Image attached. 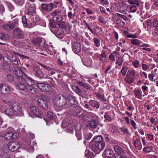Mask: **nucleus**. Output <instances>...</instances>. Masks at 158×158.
I'll return each mask as SVG.
<instances>
[{"label": "nucleus", "mask_w": 158, "mask_h": 158, "mask_svg": "<svg viewBox=\"0 0 158 158\" xmlns=\"http://www.w3.org/2000/svg\"><path fill=\"white\" fill-rule=\"evenodd\" d=\"M89 105L93 107L96 108L98 109L99 107V104H98V102L93 100H91L89 103Z\"/></svg>", "instance_id": "36"}, {"label": "nucleus", "mask_w": 158, "mask_h": 158, "mask_svg": "<svg viewBox=\"0 0 158 158\" xmlns=\"http://www.w3.org/2000/svg\"><path fill=\"white\" fill-rule=\"evenodd\" d=\"M93 135L92 133H88L85 135V139L87 140H89L92 137Z\"/></svg>", "instance_id": "59"}, {"label": "nucleus", "mask_w": 158, "mask_h": 158, "mask_svg": "<svg viewBox=\"0 0 158 158\" xmlns=\"http://www.w3.org/2000/svg\"><path fill=\"white\" fill-rule=\"evenodd\" d=\"M81 129V127H79V129H78L76 127L75 128L76 130V135L78 140H80L82 138L81 131H80Z\"/></svg>", "instance_id": "24"}, {"label": "nucleus", "mask_w": 158, "mask_h": 158, "mask_svg": "<svg viewBox=\"0 0 158 158\" xmlns=\"http://www.w3.org/2000/svg\"><path fill=\"white\" fill-rule=\"evenodd\" d=\"M131 44L135 45H139L140 47H148V45L147 44H144L142 45H139L140 44V41L137 39H134L131 40Z\"/></svg>", "instance_id": "19"}, {"label": "nucleus", "mask_w": 158, "mask_h": 158, "mask_svg": "<svg viewBox=\"0 0 158 158\" xmlns=\"http://www.w3.org/2000/svg\"><path fill=\"white\" fill-rule=\"evenodd\" d=\"M18 134L12 132H7L4 135V138L5 139L9 140L11 139H15L18 137Z\"/></svg>", "instance_id": "13"}, {"label": "nucleus", "mask_w": 158, "mask_h": 158, "mask_svg": "<svg viewBox=\"0 0 158 158\" xmlns=\"http://www.w3.org/2000/svg\"><path fill=\"white\" fill-rule=\"evenodd\" d=\"M97 143H94L91 145V149L93 152L97 154H99L101 152L98 147Z\"/></svg>", "instance_id": "21"}, {"label": "nucleus", "mask_w": 158, "mask_h": 158, "mask_svg": "<svg viewBox=\"0 0 158 158\" xmlns=\"http://www.w3.org/2000/svg\"><path fill=\"white\" fill-rule=\"evenodd\" d=\"M86 156L88 158H91L93 156V153L89 150H86L85 152Z\"/></svg>", "instance_id": "53"}, {"label": "nucleus", "mask_w": 158, "mask_h": 158, "mask_svg": "<svg viewBox=\"0 0 158 158\" xmlns=\"http://www.w3.org/2000/svg\"><path fill=\"white\" fill-rule=\"evenodd\" d=\"M22 23L23 24H24V26L27 23V21H28V20L26 18V16H23L22 17Z\"/></svg>", "instance_id": "64"}, {"label": "nucleus", "mask_w": 158, "mask_h": 158, "mask_svg": "<svg viewBox=\"0 0 158 158\" xmlns=\"http://www.w3.org/2000/svg\"><path fill=\"white\" fill-rule=\"evenodd\" d=\"M134 94L137 98L140 99H142L141 91L139 89H135L134 90Z\"/></svg>", "instance_id": "31"}, {"label": "nucleus", "mask_w": 158, "mask_h": 158, "mask_svg": "<svg viewBox=\"0 0 158 158\" xmlns=\"http://www.w3.org/2000/svg\"><path fill=\"white\" fill-rule=\"evenodd\" d=\"M2 28L7 31H11L14 27L15 26L11 22H9L3 24L2 26Z\"/></svg>", "instance_id": "16"}, {"label": "nucleus", "mask_w": 158, "mask_h": 158, "mask_svg": "<svg viewBox=\"0 0 158 158\" xmlns=\"http://www.w3.org/2000/svg\"><path fill=\"white\" fill-rule=\"evenodd\" d=\"M137 6L135 5H130L127 8V10L130 12L134 13L137 9Z\"/></svg>", "instance_id": "35"}, {"label": "nucleus", "mask_w": 158, "mask_h": 158, "mask_svg": "<svg viewBox=\"0 0 158 158\" xmlns=\"http://www.w3.org/2000/svg\"><path fill=\"white\" fill-rule=\"evenodd\" d=\"M14 72L16 76L19 80L21 79L22 81L24 78V73L20 69L17 68H14Z\"/></svg>", "instance_id": "10"}, {"label": "nucleus", "mask_w": 158, "mask_h": 158, "mask_svg": "<svg viewBox=\"0 0 158 158\" xmlns=\"http://www.w3.org/2000/svg\"><path fill=\"white\" fill-rule=\"evenodd\" d=\"M132 64L135 68H137L139 65V61L138 60H136L132 63Z\"/></svg>", "instance_id": "63"}, {"label": "nucleus", "mask_w": 158, "mask_h": 158, "mask_svg": "<svg viewBox=\"0 0 158 158\" xmlns=\"http://www.w3.org/2000/svg\"><path fill=\"white\" fill-rule=\"evenodd\" d=\"M35 4L34 3L31 4L29 2H27L26 6L27 8V15L32 16L35 14Z\"/></svg>", "instance_id": "3"}, {"label": "nucleus", "mask_w": 158, "mask_h": 158, "mask_svg": "<svg viewBox=\"0 0 158 158\" xmlns=\"http://www.w3.org/2000/svg\"><path fill=\"white\" fill-rule=\"evenodd\" d=\"M83 22L85 23V25L87 26L88 29L93 34H96V33L93 31L92 29L90 28L89 24L86 22L85 20L83 21Z\"/></svg>", "instance_id": "50"}, {"label": "nucleus", "mask_w": 158, "mask_h": 158, "mask_svg": "<svg viewBox=\"0 0 158 158\" xmlns=\"http://www.w3.org/2000/svg\"><path fill=\"white\" fill-rule=\"evenodd\" d=\"M61 13V10H55L52 13H50L51 15L52 16H55L57 17L58 15H59V14Z\"/></svg>", "instance_id": "54"}, {"label": "nucleus", "mask_w": 158, "mask_h": 158, "mask_svg": "<svg viewBox=\"0 0 158 158\" xmlns=\"http://www.w3.org/2000/svg\"><path fill=\"white\" fill-rule=\"evenodd\" d=\"M54 104L57 106L67 108H70L67 103L66 97L62 94H59L57 96L54 101Z\"/></svg>", "instance_id": "1"}, {"label": "nucleus", "mask_w": 158, "mask_h": 158, "mask_svg": "<svg viewBox=\"0 0 158 158\" xmlns=\"http://www.w3.org/2000/svg\"><path fill=\"white\" fill-rule=\"evenodd\" d=\"M47 116L48 118L51 120H53L55 118L54 114L50 111H48L47 112Z\"/></svg>", "instance_id": "49"}, {"label": "nucleus", "mask_w": 158, "mask_h": 158, "mask_svg": "<svg viewBox=\"0 0 158 158\" xmlns=\"http://www.w3.org/2000/svg\"><path fill=\"white\" fill-rule=\"evenodd\" d=\"M66 98L68 102L71 105H74L77 103L74 97L73 96L68 95L66 97Z\"/></svg>", "instance_id": "20"}, {"label": "nucleus", "mask_w": 158, "mask_h": 158, "mask_svg": "<svg viewBox=\"0 0 158 158\" xmlns=\"http://www.w3.org/2000/svg\"><path fill=\"white\" fill-rule=\"evenodd\" d=\"M37 84L38 87L43 92H47L49 91L51 89V87L48 84L43 83H37Z\"/></svg>", "instance_id": "7"}, {"label": "nucleus", "mask_w": 158, "mask_h": 158, "mask_svg": "<svg viewBox=\"0 0 158 158\" xmlns=\"http://www.w3.org/2000/svg\"><path fill=\"white\" fill-rule=\"evenodd\" d=\"M33 85L27 86V90L31 94H34L36 91V89L33 87Z\"/></svg>", "instance_id": "37"}, {"label": "nucleus", "mask_w": 158, "mask_h": 158, "mask_svg": "<svg viewBox=\"0 0 158 158\" xmlns=\"http://www.w3.org/2000/svg\"><path fill=\"white\" fill-rule=\"evenodd\" d=\"M81 45L79 43L73 42L72 44L73 50L76 54L79 53L81 52Z\"/></svg>", "instance_id": "12"}, {"label": "nucleus", "mask_w": 158, "mask_h": 158, "mask_svg": "<svg viewBox=\"0 0 158 158\" xmlns=\"http://www.w3.org/2000/svg\"><path fill=\"white\" fill-rule=\"evenodd\" d=\"M33 69L35 74L37 77L40 78L45 77L44 75L42 73L39 65H35L34 66Z\"/></svg>", "instance_id": "8"}, {"label": "nucleus", "mask_w": 158, "mask_h": 158, "mask_svg": "<svg viewBox=\"0 0 158 158\" xmlns=\"http://www.w3.org/2000/svg\"><path fill=\"white\" fill-rule=\"evenodd\" d=\"M11 108H12L16 113V112L19 109V106L17 103H13L11 105Z\"/></svg>", "instance_id": "40"}, {"label": "nucleus", "mask_w": 158, "mask_h": 158, "mask_svg": "<svg viewBox=\"0 0 158 158\" xmlns=\"http://www.w3.org/2000/svg\"><path fill=\"white\" fill-rule=\"evenodd\" d=\"M72 88L74 92L78 94L79 96H81L82 94V90L80 89L79 87L77 85H73L72 86Z\"/></svg>", "instance_id": "29"}, {"label": "nucleus", "mask_w": 158, "mask_h": 158, "mask_svg": "<svg viewBox=\"0 0 158 158\" xmlns=\"http://www.w3.org/2000/svg\"><path fill=\"white\" fill-rule=\"evenodd\" d=\"M58 17H57L56 16H53L52 18V19H49V24L51 27L55 28L56 27V26L55 25V23L54 21L58 20L59 18L61 17V15H58Z\"/></svg>", "instance_id": "17"}, {"label": "nucleus", "mask_w": 158, "mask_h": 158, "mask_svg": "<svg viewBox=\"0 0 158 158\" xmlns=\"http://www.w3.org/2000/svg\"><path fill=\"white\" fill-rule=\"evenodd\" d=\"M10 39V36L7 34L4 33H0V39L3 40H6Z\"/></svg>", "instance_id": "34"}, {"label": "nucleus", "mask_w": 158, "mask_h": 158, "mask_svg": "<svg viewBox=\"0 0 158 158\" xmlns=\"http://www.w3.org/2000/svg\"><path fill=\"white\" fill-rule=\"evenodd\" d=\"M64 33V31L63 30V29L59 28L58 29H57L56 31V35H63V34Z\"/></svg>", "instance_id": "56"}, {"label": "nucleus", "mask_w": 158, "mask_h": 158, "mask_svg": "<svg viewBox=\"0 0 158 158\" xmlns=\"http://www.w3.org/2000/svg\"><path fill=\"white\" fill-rule=\"evenodd\" d=\"M40 20L39 17L37 15H34L32 19H31V21L34 22L36 24V23L39 22Z\"/></svg>", "instance_id": "52"}, {"label": "nucleus", "mask_w": 158, "mask_h": 158, "mask_svg": "<svg viewBox=\"0 0 158 158\" xmlns=\"http://www.w3.org/2000/svg\"><path fill=\"white\" fill-rule=\"evenodd\" d=\"M9 60L10 61V64H12L11 63H12L13 65H18L19 62H20L19 61H18L17 58L15 56H12Z\"/></svg>", "instance_id": "23"}, {"label": "nucleus", "mask_w": 158, "mask_h": 158, "mask_svg": "<svg viewBox=\"0 0 158 158\" xmlns=\"http://www.w3.org/2000/svg\"><path fill=\"white\" fill-rule=\"evenodd\" d=\"M153 26L156 27V33L158 34V20L157 19H155L153 23Z\"/></svg>", "instance_id": "39"}, {"label": "nucleus", "mask_w": 158, "mask_h": 158, "mask_svg": "<svg viewBox=\"0 0 158 158\" xmlns=\"http://www.w3.org/2000/svg\"><path fill=\"white\" fill-rule=\"evenodd\" d=\"M6 79L8 82L11 83L13 81L14 77L10 74H8L7 75Z\"/></svg>", "instance_id": "47"}, {"label": "nucleus", "mask_w": 158, "mask_h": 158, "mask_svg": "<svg viewBox=\"0 0 158 158\" xmlns=\"http://www.w3.org/2000/svg\"><path fill=\"white\" fill-rule=\"evenodd\" d=\"M121 19H123L124 21H127V19L124 15L119 14V26L122 27L124 26V23L123 21H122Z\"/></svg>", "instance_id": "22"}, {"label": "nucleus", "mask_w": 158, "mask_h": 158, "mask_svg": "<svg viewBox=\"0 0 158 158\" xmlns=\"http://www.w3.org/2000/svg\"><path fill=\"white\" fill-rule=\"evenodd\" d=\"M128 2L131 4H133L134 5L137 6H139V0H128Z\"/></svg>", "instance_id": "41"}, {"label": "nucleus", "mask_w": 158, "mask_h": 158, "mask_svg": "<svg viewBox=\"0 0 158 158\" xmlns=\"http://www.w3.org/2000/svg\"><path fill=\"white\" fill-rule=\"evenodd\" d=\"M118 50L114 51L109 56L110 58L112 60H114L115 58L117 60L116 61V63L118 64Z\"/></svg>", "instance_id": "15"}, {"label": "nucleus", "mask_w": 158, "mask_h": 158, "mask_svg": "<svg viewBox=\"0 0 158 158\" xmlns=\"http://www.w3.org/2000/svg\"><path fill=\"white\" fill-rule=\"evenodd\" d=\"M127 5L125 2L119 0V12L125 14L126 12Z\"/></svg>", "instance_id": "11"}, {"label": "nucleus", "mask_w": 158, "mask_h": 158, "mask_svg": "<svg viewBox=\"0 0 158 158\" xmlns=\"http://www.w3.org/2000/svg\"><path fill=\"white\" fill-rule=\"evenodd\" d=\"M43 49H44L46 52L48 54H51L52 52V51L53 50L52 46V45H46L45 47L43 48Z\"/></svg>", "instance_id": "27"}, {"label": "nucleus", "mask_w": 158, "mask_h": 158, "mask_svg": "<svg viewBox=\"0 0 158 158\" xmlns=\"http://www.w3.org/2000/svg\"><path fill=\"white\" fill-rule=\"evenodd\" d=\"M42 41L41 39L40 38H34L32 41L33 44L36 46H39Z\"/></svg>", "instance_id": "25"}, {"label": "nucleus", "mask_w": 158, "mask_h": 158, "mask_svg": "<svg viewBox=\"0 0 158 158\" xmlns=\"http://www.w3.org/2000/svg\"><path fill=\"white\" fill-rule=\"evenodd\" d=\"M17 88H19L21 90H27V87L23 84L21 82L17 83L16 84Z\"/></svg>", "instance_id": "28"}, {"label": "nucleus", "mask_w": 158, "mask_h": 158, "mask_svg": "<svg viewBox=\"0 0 158 158\" xmlns=\"http://www.w3.org/2000/svg\"><path fill=\"white\" fill-rule=\"evenodd\" d=\"M13 54L15 55H17L19 56H20V58H22L23 59H24L26 58L27 59H29L30 57H28L27 56L20 54L19 53H17V52H13Z\"/></svg>", "instance_id": "55"}, {"label": "nucleus", "mask_w": 158, "mask_h": 158, "mask_svg": "<svg viewBox=\"0 0 158 158\" xmlns=\"http://www.w3.org/2000/svg\"><path fill=\"white\" fill-rule=\"evenodd\" d=\"M13 35L14 38L23 39L24 38V35L22 31L18 28H15L13 31Z\"/></svg>", "instance_id": "5"}, {"label": "nucleus", "mask_w": 158, "mask_h": 158, "mask_svg": "<svg viewBox=\"0 0 158 158\" xmlns=\"http://www.w3.org/2000/svg\"><path fill=\"white\" fill-rule=\"evenodd\" d=\"M97 56L100 60L103 61L106 57L105 53V52L102 53L101 54L98 55Z\"/></svg>", "instance_id": "43"}, {"label": "nucleus", "mask_w": 158, "mask_h": 158, "mask_svg": "<svg viewBox=\"0 0 158 158\" xmlns=\"http://www.w3.org/2000/svg\"><path fill=\"white\" fill-rule=\"evenodd\" d=\"M135 74V71L133 70H129L127 72V75L130 77H134Z\"/></svg>", "instance_id": "44"}, {"label": "nucleus", "mask_w": 158, "mask_h": 158, "mask_svg": "<svg viewBox=\"0 0 158 158\" xmlns=\"http://www.w3.org/2000/svg\"><path fill=\"white\" fill-rule=\"evenodd\" d=\"M7 5L9 10L10 11H13L14 9V6L13 5L10 3L8 2L7 3Z\"/></svg>", "instance_id": "62"}, {"label": "nucleus", "mask_w": 158, "mask_h": 158, "mask_svg": "<svg viewBox=\"0 0 158 158\" xmlns=\"http://www.w3.org/2000/svg\"><path fill=\"white\" fill-rule=\"evenodd\" d=\"M49 97L46 95H42L41 98L37 100V103L38 105L42 107L45 110L48 108V102L49 101Z\"/></svg>", "instance_id": "2"}, {"label": "nucleus", "mask_w": 158, "mask_h": 158, "mask_svg": "<svg viewBox=\"0 0 158 158\" xmlns=\"http://www.w3.org/2000/svg\"><path fill=\"white\" fill-rule=\"evenodd\" d=\"M134 145L135 148L139 147L140 148H139V149L140 150L142 149L141 143L139 139L134 142Z\"/></svg>", "instance_id": "38"}, {"label": "nucleus", "mask_w": 158, "mask_h": 158, "mask_svg": "<svg viewBox=\"0 0 158 158\" xmlns=\"http://www.w3.org/2000/svg\"><path fill=\"white\" fill-rule=\"evenodd\" d=\"M152 149V147L149 146H146L143 149V151L146 152H149L151 151Z\"/></svg>", "instance_id": "51"}, {"label": "nucleus", "mask_w": 158, "mask_h": 158, "mask_svg": "<svg viewBox=\"0 0 158 158\" xmlns=\"http://www.w3.org/2000/svg\"><path fill=\"white\" fill-rule=\"evenodd\" d=\"M113 151L109 148H106L105 150L103 155L106 157L111 158L113 157Z\"/></svg>", "instance_id": "18"}, {"label": "nucleus", "mask_w": 158, "mask_h": 158, "mask_svg": "<svg viewBox=\"0 0 158 158\" xmlns=\"http://www.w3.org/2000/svg\"><path fill=\"white\" fill-rule=\"evenodd\" d=\"M5 113L6 115L9 116H14L16 113L11 108L7 109L5 111Z\"/></svg>", "instance_id": "26"}, {"label": "nucleus", "mask_w": 158, "mask_h": 158, "mask_svg": "<svg viewBox=\"0 0 158 158\" xmlns=\"http://www.w3.org/2000/svg\"><path fill=\"white\" fill-rule=\"evenodd\" d=\"M97 144L101 151L103 149L105 146V143L104 141L97 143Z\"/></svg>", "instance_id": "45"}, {"label": "nucleus", "mask_w": 158, "mask_h": 158, "mask_svg": "<svg viewBox=\"0 0 158 158\" xmlns=\"http://www.w3.org/2000/svg\"><path fill=\"white\" fill-rule=\"evenodd\" d=\"M35 25V23L32 21H31V22L30 23H28V21H27V23L25 25H24V27H28L29 28H31L33 27Z\"/></svg>", "instance_id": "46"}, {"label": "nucleus", "mask_w": 158, "mask_h": 158, "mask_svg": "<svg viewBox=\"0 0 158 158\" xmlns=\"http://www.w3.org/2000/svg\"><path fill=\"white\" fill-rule=\"evenodd\" d=\"M42 9L47 12H50L54 8L57 7V6L52 3L49 4L42 3L41 5Z\"/></svg>", "instance_id": "4"}, {"label": "nucleus", "mask_w": 158, "mask_h": 158, "mask_svg": "<svg viewBox=\"0 0 158 158\" xmlns=\"http://www.w3.org/2000/svg\"><path fill=\"white\" fill-rule=\"evenodd\" d=\"M0 91L2 93L5 94L10 91V89L8 86L1 83L0 84Z\"/></svg>", "instance_id": "14"}, {"label": "nucleus", "mask_w": 158, "mask_h": 158, "mask_svg": "<svg viewBox=\"0 0 158 158\" xmlns=\"http://www.w3.org/2000/svg\"><path fill=\"white\" fill-rule=\"evenodd\" d=\"M97 120H93L92 121H89V125L88 126H89L90 127L92 128H95L97 127Z\"/></svg>", "instance_id": "33"}, {"label": "nucleus", "mask_w": 158, "mask_h": 158, "mask_svg": "<svg viewBox=\"0 0 158 158\" xmlns=\"http://www.w3.org/2000/svg\"><path fill=\"white\" fill-rule=\"evenodd\" d=\"M9 150L11 152L16 151L20 147L19 143L17 141L9 142L8 144Z\"/></svg>", "instance_id": "6"}, {"label": "nucleus", "mask_w": 158, "mask_h": 158, "mask_svg": "<svg viewBox=\"0 0 158 158\" xmlns=\"http://www.w3.org/2000/svg\"><path fill=\"white\" fill-rule=\"evenodd\" d=\"M127 67L125 66H123L121 70V73L124 76L126 75V73L127 72Z\"/></svg>", "instance_id": "57"}, {"label": "nucleus", "mask_w": 158, "mask_h": 158, "mask_svg": "<svg viewBox=\"0 0 158 158\" xmlns=\"http://www.w3.org/2000/svg\"><path fill=\"white\" fill-rule=\"evenodd\" d=\"M121 131L125 134L130 135V133L129 132L127 128L125 127H122L120 128Z\"/></svg>", "instance_id": "58"}, {"label": "nucleus", "mask_w": 158, "mask_h": 158, "mask_svg": "<svg viewBox=\"0 0 158 158\" xmlns=\"http://www.w3.org/2000/svg\"><path fill=\"white\" fill-rule=\"evenodd\" d=\"M57 23V25H58L59 28H61L62 29H65L66 28V25L64 22H62L59 23L58 22Z\"/></svg>", "instance_id": "42"}, {"label": "nucleus", "mask_w": 158, "mask_h": 158, "mask_svg": "<svg viewBox=\"0 0 158 158\" xmlns=\"http://www.w3.org/2000/svg\"><path fill=\"white\" fill-rule=\"evenodd\" d=\"M31 110V111L35 115L40 116L41 115V114L38 110V108L35 106H33L30 108Z\"/></svg>", "instance_id": "30"}, {"label": "nucleus", "mask_w": 158, "mask_h": 158, "mask_svg": "<svg viewBox=\"0 0 158 158\" xmlns=\"http://www.w3.org/2000/svg\"><path fill=\"white\" fill-rule=\"evenodd\" d=\"M2 68L4 70H6L9 67V65L8 64L5 63H2Z\"/></svg>", "instance_id": "61"}, {"label": "nucleus", "mask_w": 158, "mask_h": 158, "mask_svg": "<svg viewBox=\"0 0 158 158\" xmlns=\"http://www.w3.org/2000/svg\"><path fill=\"white\" fill-rule=\"evenodd\" d=\"M93 140L95 143H98L103 141V138L101 136H97L94 137Z\"/></svg>", "instance_id": "32"}, {"label": "nucleus", "mask_w": 158, "mask_h": 158, "mask_svg": "<svg viewBox=\"0 0 158 158\" xmlns=\"http://www.w3.org/2000/svg\"><path fill=\"white\" fill-rule=\"evenodd\" d=\"M94 42L95 44V45L98 47L100 46V40L97 38H95L94 39Z\"/></svg>", "instance_id": "60"}, {"label": "nucleus", "mask_w": 158, "mask_h": 158, "mask_svg": "<svg viewBox=\"0 0 158 158\" xmlns=\"http://www.w3.org/2000/svg\"><path fill=\"white\" fill-rule=\"evenodd\" d=\"M23 79L22 80L23 82L26 83L28 85V86L34 85L35 82L34 80L31 77L27 75L24 74V78H23Z\"/></svg>", "instance_id": "9"}, {"label": "nucleus", "mask_w": 158, "mask_h": 158, "mask_svg": "<svg viewBox=\"0 0 158 158\" xmlns=\"http://www.w3.org/2000/svg\"><path fill=\"white\" fill-rule=\"evenodd\" d=\"M125 79L127 82L130 84H131L133 82V78L127 75V77L125 78Z\"/></svg>", "instance_id": "48"}]
</instances>
